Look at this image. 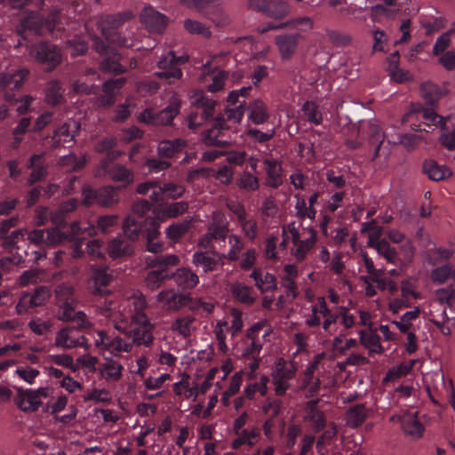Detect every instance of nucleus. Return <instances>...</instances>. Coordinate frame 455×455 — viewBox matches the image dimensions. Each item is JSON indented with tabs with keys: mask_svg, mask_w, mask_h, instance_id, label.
<instances>
[{
	"mask_svg": "<svg viewBox=\"0 0 455 455\" xmlns=\"http://www.w3.org/2000/svg\"><path fill=\"white\" fill-rule=\"evenodd\" d=\"M324 356L325 355L323 353L315 355L300 374L299 388L304 393L307 398L316 395L320 391L322 383L320 369L321 363Z\"/></svg>",
	"mask_w": 455,
	"mask_h": 455,
	"instance_id": "nucleus-1",
	"label": "nucleus"
},
{
	"mask_svg": "<svg viewBox=\"0 0 455 455\" xmlns=\"http://www.w3.org/2000/svg\"><path fill=\"white\" fill-rule=\"evenodd\" d=\"M298 371V365L294 361H286L278 358L272 371L271 378L274 386V392L277 396H283L291 387L290 381L292 380Z\"/></svg>",
	"mask_w": 455,
	"mask_h": 455,
	"instance_id": "nucleus-2",
	"label": "nucleus"
},
{
	"mask_svg": "<svg viewBox=\"0 0 455 455\" xmlns=\"http://www.w3.org/2000/svg\"><path fill=\"white\" fill-rule=\"evenodd\" d=\"M14 403L23 412H35L42 405V398L51 397L53 389L50 387H40L36 390L16 388Z\"/></svg>",
	"mask_w": 455,
	"mask_h": 455,
	"instance_id": "nucleus-3",
	"label": "nucleus"
},
{
	"mask_svg": "<svg viewBox=\"0 0 455 455\" xmlns=\"http://www.w3.org/2000/svg\"><path fill=\"white\" fill-rule=\"evenodd\" d=\"M125 304L116 301H108L97 308L99 315L110 322L114 328L120 332L126 333L130 325L131 316L126 311Z\"/></svg>",
	"mask_w": 455,
	"mask_h": 455,
	"instance_id": "nucleus-4",
	"label": "nucleus"
},
{
	"mask_svg": "<svg viewBox=\"0 0 455 455\" xmlns=\"http://www.w3.org/2000/svg\"><path fill=\"white\" fill-rule=\"evenodd\" d=\"M287 229L291 236V254L297 261L301 262L307 258L316 243V231L313 228H308L309 236L301 239L299 230L294 222L290 223Z\"/></svg>",
	"mask_w": 455,
	"mask_h": 455,
	"instance_id": "nucleus-5",
	"label": "nucleus"
},
{
	"mask_svg": "<svg viewBox=\"0 0 455 455\" xmlns=\"http://www.w3.org/2000/svg\"><path fill=\"white\" fill-rule=\"evenodd\" d=\"M247 7L274 20H283L291 12L286 0H247Z\"/></svg>",
	"mask_w": 455,
	"mask_h": 455,
	"instance_id": "nucleus-6",
	"label": "nucleus"
},
{
	"mask_svg": "<svg viewBox=\"0 0 455 455\" xmlns=\"http://www.w3.org/2000/svg\"><path fill=\"white\" fill-rule=\"evenodd\" d=\"M29 55L38 63L44 65L48 71L54 69L62 60L60 51L55 45L47 43L31 46Z\"/></svg>",
	"mask_w": 455,
	"mask_h": 455,
	"instance_id": "nucleus-7",
	"label": "nucleus"
},
{
	"mask_svg": "<svg viewBox=\"0 0 455 455\" xmlns=\"http://www.w3.org/2000/svg\"><path fill=\"white\" fill-rule=\"evenodd\" d=\"M192 300L189 293L175 291L173 288L164 289L156 296V301L162 308L170 312H178L187 307Z\"/></svg>",
	"mask_w": 455,
	"mask_h": 455,
	"instance_id": "nucleus-8",
	"label": "nucleus"
},
{
	"mask_svg": "<svg viewBox=\"0 0 455 455\" xmlns=\"http://www.w3.org/2000/svg\"><path fill=\"white\" fill-rule=\"evenodd\" d=\"M52 295L50 288L39 286L32 293L25 292L20 298L16 305V312L19 315L26 313L28 308L44 306L50 299Z\"/></svg>",
	"mask_w": 455,
	"mask_h": 455,
	"instance_id": "nucleus-9",
	"label": "nucleus"
},
{
	"mask_svg": "<svg viewBox=\"0 0 455 455\" xmlns=\"http://www.w3.org/2000/svg\"><path fill=\"white\" fill-rule=\"evenodd\" d=\"M126 81L125 77L106 81L102 85L103 94L95 99V104L105 108L112 107L116 103V96L126 84Z\"/></svg>",
	"mask_w": 455,
	"mask_h": 455,
	"instance_id": "nucleus-10",
	"label": "nucleus"
},
{
	"mask_svg": "<svg viewBox=\"0 0 455 455\" xmlns=\"http://www.w3.org/2000/svg\"><path fill=\"white\" fill-rule=\"evenodd\" d=\"M54 346L64 349L77 347H84L85 349L90 347L88 339L83 335L76 334V331L70 327L63 328L57 332Z\"/></svg>",
	"mask_w": 455,
	"mask_h": 455,
	"instance_id": "nucleus-11",
	"label": "nucleus"
},
{
	"mask_svg": "<svg viewBox=\"0 0 455 455\" xmlns=\"http://www.w3.org/2000/svg\"><path fill=\"white\" fill-rule=\"evenodd\" d=\"M126 307L132 308L131 322L132 323H148L149 320L146 314L148 307L145 295L140 291H135L131 296L127 297L124 301Z\"/></svg>",
	"mask_w": 455,
	"mask_h": 455,
	"instance_id": "nucleus-12",
	"label": "nucleus"
},
{
	"mask_svg": "<svg viewBox=\"0 0 455 455\" xmlns=\"http://www.w3.org/2000/svg\"><path fill=\"white\" fill-rule=\"evenodd\" d=\"M319 400L307 402L303 407V419L308 422L315 432H320L327 426L324 412L318 407Z\"/></svg>",
	"mask_w": 455,
	"mask_h": 455,
	"instance_id": "nucleus-13",
	"label": "nucleus"
},
{
	"mask_svg": "<svg viewBox=\"0 0 455 455\" xmlns=\"http://www.w3.org/2000/svg\"><path fill=\"white\" fill-rule=\"evenodd\" d=\"M140 21L149 31L162 33L165 29L169 20L164 14L156 11L153 7L146 6L140 13Z\"/></svg>",
	"mask_w": 455,
	"mask_h": 455,
	"instance_id": "nucleus-14",
	"label": "nucleus"
},
{
	"mask_svg": "<svg viewBox=\"0 0 455 455\" xmlns=\"http://www.w3.org/2000/svg\"><path fill=\"white\" fill-rule=\"evenodd\" d=\"M225 254H221L216 251L203 252L196 251L192 257L193 264L197 267H202L204 272H213L223 265V259Z\"/></svg>",
	"mask_w": 455,
	"mask_h": 455,
	"instance_id": "nucleus-15",
	"label": "nucleus"
},
{
	"mask_svg": "<svg viewBox=\"0 0 455 455\" xmlns=\"http://www.w3.org/2000/svg\"><path fill=\"white\" fill-rule=\"evenodd\" d=\"M300 37L297 33L282 34L275 37V44L283 60H290L296 53Z\"/></svg>",
	"mask_w": 455,
	"mask_h": 455,
	"instance_id": "nucleus-16",
	"label": "nucleus"
},
{
	"mask_svg": "<svg viewBox=\"0 0 455 455\" xmlns=\"http://www.w3.org/2000/svg\"><path fill=\"white\" fill-rule=\"evenodd\" d=\"M196 329L197 320L191 315H183L176 317L170 326V330L182 339H189Z\"/></svg>",
	"mask_w": 455,
	"mask_h": 455,
	"instance_id": "nucleus-17",
	"label": "nucleus"
},
{
	"mask_svg": "<svg viewBox=\"0 0 455 455\" xmlns=\"http://www.w3.org/2000/svg\"><path fill=\"white\" fill-rule=\"evenodd\" d=\"M266 172L265 185L271 188H277L283 184L282 162L278 159L266 157L263 159Z\"/></svg>",
	"mask_w": 455,
	"mask_h": 455,
	"instance_id": "nucleus-18",
	"label": "nucleus"
},
{
	"mask_svg": "<svg viewBox=\"0 0 455 455\" xmlns=\"http://www.w3.org/2000/svg\"><path fill=\"white\" fill-rule=\"evenodd\" d=\"M124 368L121 363L107 357L98 368L99 376L107 383L118 382L123 378Z\"/></svg>",
	"mask_w": 455,
	"mask_h": 455,
	"instance_id": "nucleus-19",
	"label": "nucleus"
},
{
	"mask_svg": "<svg viewBox=\"0 0 455 455\" xmlns=\"http://www.w3.org/2000/svg\"><path fill=\"white\" fill-rule=\"evenodd\" d=\"M135 324H138V327L133 328L132 330L126 331V333H124L127 337L132 338V345H144V346H149L152 344L154 340V335H153V329L154 324L150 322V320H148V323H134Z\"/></svg>",
	"mask_w": 455,
	"mask_h": 455,
	"instance_id": "nucleus-20",
	"label": "nucleus"
},
{
	"mask_svg": "<svg viewBox=\"0 0 455 455\" xmlns=\"http://www.w3.org/2000/svg\"><path fill=\"white\" fill-rule=\"evenodd\" d=\"M191 105L196 108L203 109L201 119L207 121L215 112L216 101L209 98L203 91L194 90L190 96Z\"/></svg>",
	"mask_w": 455,
	"mask_h": 455,
	"instance_id": "nucleus-21",
	"label": "nucleus"
},
{
	"mask_svg": "<svg viewBox=\"0 0 455 455\" xmlns=\"http://www.w3.org/2000/svg\"><path fill=\"white\" fill-rule=\"evenodd\" d=\"M27 168L31 170L27 180L28 186L43 180L48 174L47 165L44 163V154L32 155L28 161Z\"/></svg>",
	"mask_w": 455,
	"mask_h": 455,
	"instance_id": "nucleus-22",
	"label": "nucleus"
},
{
	"mask_svg": "<svg viewBox=\"0 0 455 455\" xmlns=\"http://www.w3.org/2000/svg\"><path fill=\"white\" fill-rule=\"evenodd\" d=\"M228 221L227 220L225 214L220 211L214 212L206 234L212 240L224 241L228 236Z\"/></svg>",
	"mask_w": 455,
	"mask_h": 455,
	"instance_id": "nucleus-23",
	"label": "nucleus"
},
{
	"mask_svg": "<svg viewBox=\"0 0 455 455\" xmlns=\"http://www.w3.org/2000/svg\"><path fill=\"white\" fill-rule=\"evenodd\" d=\"M263 327L262 323H258L251 327L246 333V337L243 339V346L242 355L244 357L254 356L259 355L261 350V342L259 341V332Z\"/></svg>",
	"mask_w": 455,
	"mask_h": 455,
	"instance_id": "nucleus-24",
	"label": "nucleus"
},
{
	"mask_svg": "<svg viewBox=\"0 0 455 455\" xmlns=\"http://www.w3.org/2000/svg\"><path fill=\"white\" fill-rule=\"evenodd\" d=\"M79 129V124L74 120L64 123L53 132L52 147L58 148L62 143L72 142L75 140V137L78 134Z\"/></svg>",
	"mask_w": 455,
	"mask_h": 455,
	"instance_id": "nucleus-25",
	"label": "nucleus"
},
{
	"mask_svg": "<svg viewBox=\"0 0 455 455\" xmlns=\"http://www.w3.org/2000/svg\"><path fill=\"white\" fill-rule=\"evenodd\" d=\"M107 252L112 259L131 256L133 246L122 235H118L108 242Z\"/></svg>",
	"mask_w": 455,
	"mask_h": 455,
	"instance_id": "nucleus-26",
	"label": "nucleus"
},
{
	"mask_svg": "<svg viewBox=\"0 0 455 455\" xmlns=\"http://www.w3.org/2000/svg\"><path fill=\"white\" fill-rule=\"evenodd\" d=\"M401 423L403 433L412 439L422 436L424 427L419 422L415 413L404 412L397 418Z\"/></svg>",
	"mask_w": 455,
	"mask_h": 455,
	"instance_id": "nucleus-27",
	"label": "nucleus"
},
{
	"mask_svg": "<svg viewBox=\"0 0 455 455\" xmlns=\"http://www.w3.org/2000/svg\"><path fill=\"white\" fill-rule=\"evenodd\" d=\"M247 109L248 118L254 124H263L270 117L267 104L259 99L249 102Z\"/></svg>",
	"mask_w": 455,
	"mask_h": 455,
	"instance_id": "nucleus-28",
	"label": "nucleus"
},
{
	"mask_svg": "<svg viewBox=\"0 0 455 455\" xmlns=\"http://www.w3.org/2000/svg\"><path fill=\"white\" fill-rule=\"evenodd\" d=\"M176 284L183 290L194 289L199 283L198 275L188 267L178 268L170 274Z\"/></svg>",
	"mask_w": 455,
	"mask_h": 455,
	"instance_id": "nucleus-29",
	"label": "nucleus"
},
{
	"mask_svg": "<svg viewBox=\"0 0 455 455\" xmlns=\"http://www.w3.org/2000/svg\"><path fill=\"white\" fill-rule=\"evenodd\" d=\"M121 55L114 51H110V52L105 56V58L101 60L100 64V68L101 71L113 74V75H121L127 72L128 68L123 66L120 63Z\"/></svg>",
	"mask_w": 455,
	"mask_h": 455,
	"instance_id": "nucleus-30",
	"label": "nucleus"
},
{
	"mask_svg": "<svg viewBox=\"0 0 455 455\" xmlns=\"http://www.w3.org/2000/svg\"><path fill=\"white\" fill-rule=\"evenodd\" d=\"M180 100L177 94H173L170 100V104L163 110L157 112L156 124H171L174 117L180 113Z\"/></svg>",
	"mask_w": 455,
	"mask_h": 455,
	"instance_id": "nucleus-31",
	"label": "nucleus"
},
{
	"mask_svg": "<svg viewBox=\"0 0 455 455\" xmlns=\"http://www.w3.org/2000/svg\"><path fill=\"white\" fill-rule=\"evenodd\" d=\"M251 277L254 280L256 287L261 292L271 291L277 287L275 276L270 273H265L259 268H255L251 272Z\"/></svg>",
	"mask_w": 455,
	"mask_h": 455,
	"instance_id": "nucleus-32",
	"label": "nucleus"
},
{
	"mask_svg": "<svg viewBox=\"0 0 455 455\" xmlns=\"http://www.w3.org/2000/svg\"><path fill=\"white\" fill-rule=\"evenodd\" d=\"M171 279L172 275L164 268L151 270L144 277V285L148 291H155Z\"/></svg>",
	"mask_w": 455,
	"mask_h": 455,
	"instance_id": "nucleus-33",
	"label": "nucleus"
},
{
	"mask_svg": "<svg viewBox=\"0 0 455 455\" xmlns=\"http://www.w3.org/2000/svg\"><path fill=\"white\" fill-rule=\"evenodd\" d=\"M359 341L360 344L368 350L369 355H381L384 352V347L380 343V338L374 331H360Z\"/></svg>",
	"mask_w": 455,
	"mask_h": 455,
	"instance_id": "nucleus-34",
	"label": "nucleus"
},
{
	"mask_svg": "<svg viewBox=\"0 0 455 455\" xmlns=\"http://www.w3.org/2000/svg\"><path fill=\"white\" fill-rule=\"evenodd\" d=\"M235 434L237 435V438L234 439L232 442V448L234 449H239L244 444L252 447L258 443L260 435L259 429L256 427L243 428Z\"/></svg>",
	"mask_w": 455,
	"mask_h": 455,
	"instance_id": "nucleus-35",
	"label": "nucleus"
},
{
	"mask_svg": "<svg viewBox=\"0 0 455 455\" xmlns=\"http://www.w3.org/2000/svg\"><path fill=\"white\" fill-rule=\"evenodd\" d=\"M421 104L411 103L409 107L408 111L404 114L402 118L403 124L409 123L411 129L413 131H424L429 132L427 127H423L421 122Z\"/></svg>",
	"mask_w": 455,
	"mask_h": 455,
	"instance_id": "nucleus-36",
	"label": "nucleus"
},
{
	"mask_svg": "<svg viewBox=\"0 0 455 455\" xmlns=\"http://www.w3.org/2000/svg\"><path fill=\"white\" fill-rule=\"evenodd\" d=\"M368 417V410L364 404H356L349 408L345 415L346 423L350 427L361 426Z\"/></svg>",
	"mask_w": 455,
	"mask_h": 455,
	"instance_id": "nucleus-37",
	"label": "nucleus"
},
{
	"mask_svg": "<svg viewBox=\"0 0 455 455\" xmlns=\"http://www.w3.org/2000/svg\"><path fill=\"white\" fill-rule=\"evenodd\" d=\"M424 172L429 179L440 181L451 176V171L444 165H440L433 160L426 161L423 164Z\"/></svg>",
	"mask_w": 455,
	"mask_h": 455,
	"instance_id": "nucleus-38",
	"label": "nucleus"
},
{
	"mask_svg": "<svg viewBox=\"0 0 455 455\" xmlns=\"http://www.w3.org/2000/svg\"><path fill=\"white\" fill-rule=\"evenodd\" d=\"M117 189L112 186H104L99 188L98 205L104 208L116 207L119 203Z\"/></svg>",
	"mask_w": 455,
	"mask_h": 455,
	"instance_id": "nucleus-39",
	"label": "nucleus"
},
{
	"mask_svg": "<svg viewBox=\"0 0 455 455\" xmlns=\"http://www.w3.org/2000/svg\"><path fill=\"white\" fill-rule=\"evenodd\" d=\"M130 17V13H116L101 17L99 22L101 35L103 36V28L107 29L108 34L116 31Z\"/></svg>",
	"mask_w": 455,
	"mask_h": 455,
	"instance_id": "nucleus-40",
	"label": "nucleus"
},
{
	"mask_svg": "<svg viewBox=\"0 0 455 455\" xmlns=\"http://www.w3.org/2000/svg\"><path fill=\"white\" fill-rule=\"evenodd\" d=\"M423 127L431 131L440 126L442 129L445 126V118L437 115L434 110L421 106V122Z\"/></svg>",
	"mask_w": 455,
	"mask_h": 455,
	"instance_id": "nucleus-41",
	"label": "nucleus"
},
{
	"mask_svg": "<svg viewBox=\"0 0 455 455\" xmlns=\"http://www.w3.org/2000/svg\"><path fill=\"white\" fill-rule=\"evenodd\" d=\"M235 184L239 189L249 193L255 192L259 188V178L247 171L238 174Z\"/></svg>",
	"mask_w": 455,
	"mask_h": 455,
	"instance_id": "nucleus-42",
	"label": "nucleus"
},
{
	"mask_svg": "<svg viewBox=\"0 0 455 455\" xmlns=\"http://www.w3.org/2000/svg\"><path fill=\"white\" fill-rule=\"evenodd\" d=\"M231 293L242 304L251 305L255 301L252 288L241 283L232 284Z\"/></svg>",
	"mask_w": 455,
	"mask_h": 455,
	"instance_id": "nucleus-43",
	"label": "nucleus"
},
{
	"mask_svg": "<svg viewBox=\"0 0 455 455\" xmlns=\"http://www.w3.org/2000/svg\"><path fill=\"white\" fill-rule=\"evenodd\" d=\"M291 28V29H299L303 32L310 31L314 28V21L308 16L297 17L287 20L284 23H281L276 27H272V28Z\"/></svg>",
	"mask_w": 455,
	"mask_h": 455,
	"instance_id": "nucleus-44",
	"label": "nucleus"
},
{
	"mask_svg": "<svg viewBox=\"0 0 455 455\" xmlns=\"http://www.w3.org/2000/svg\"><path fill=\"white\" fill-rule=\"evenodd\" d=\"M110 179L115 182H123L124 186L133 182V172L121 164H116L108 170Z\"/></svg>",
	"mask_w": 455,
	"mask_h": 455,
	"instance_id": "nucleus-45",
	"label": "nucleus"
},
{
	"mask_svg": "<svg viewBox=\"0 0 455 455\" xmlns=\"http://www.w3.org/2000/svg\"><path fill=\"white\" fill-rule=\"evenodd\" d=\"M182 140H163L158 144L157 152L162 157L171 158L185 147Z\"/></svg>",
	"mask_w": 455,
	"mask_h": 455,
	"instance_id": "nucleus-46",
	"label": "nucleus"
},
{
	"mask_svg": "<svg viewBox=\"0 0 455 455\" xmlns=\"http://www.w3.org/2000/svg\"><path fill=\"white\" fill-rule=\"evenodd\" d=\"M45 100L52 106H57L63 102V91L58 80H52L47 84Z\"/></svg>",
	"mask_w": 455,
	"mask_h": 455,
	"instance_id": "nucleus-47",
	"label": "nucleus"
},
{
	"mask_svg": "<svg viewBox=\"0 0 455 455\" xmlns=\"http://www.w3.org/2000/svg\"><path fill=\"white\" fill-rule=\"evenodd\" d=\"M180 258L175 254H168L160 257H156L154 259H148L147 260L148 267H156L157 269L164 268L168 271L169 267H176L180 264Z\"/></svg>",
	"mask_w": 455,
	"mask_h": 455,
	"instance_id": "nucleus-48",
	"label": "nucleus"
},
{
	"mask_svg": "<svg viewBox=\"0 0 455 455\" xmlns=\"http://www.w3.org/2000/svg\"><path fill=\"white\" fill-rule=\"evenodd\" d=\"M420 95L426 103L434 106L441 98L442 93L436 84L431 82H426L420 86Z\"/></svg>",
	"mask_w": 455,
	"mask_h": 455,
	"instance_id": "nucleus-49",
	"label": "nucleus"
},
{
	"mask_svg": "<svg viewBox=\"0 0 455 455\" xmlns=\"http://www.w3.org/2000/svg\"><path fill=\"white\" fill-rule=\"evenodd\" d=\"M269 378L267 375L260 376L259 379L256 383L249 384L244 388V397L252 400L255 397L256 393H259L261 396H265L267 393V384Z\"/></svg>",
	"mask_w": 455,
	"mask_h": 455,
	"instance_id": "nucleus-50",
	"label": "nucleus"
},
{
	"mask_svg": "<svg viewBox=\"0 0 455 455\" xmlns=\"http://www.w3.org/2000/svg\"><path fill=\"white\" fill-rule=\"evenodd\" d=\"M183 27L185 30L191 35H198L204 38H210L212 36L210 27L201 21L187 19L183 22Z\"/></svg>",
	"mask_w": 455,
	"mask_h": 455,
	"instance_id": "nucleus-51",
	"label": "nucleus"
},
{
	"mask_svg": "<svg viewBox=\"0 0 455 455\" xmlns=\"http://www.w3.org/2000/svg\"><path fill=\"white\" fill-rule=\"evenodd\" d=\"M43 25L42 19L37 13L30 12L25 19L20 22L21 29L20 33H23L27 30L32 31L36 35H40L41 28Z\"/></svg>",
	"mask_w": 455,
	"mask_h": 455,
	"instance_id": "nucleus-52",
	"label": "nucleus"
},
{
	"mask_svg": "<svg viewBox=\"0 0 455 455\" xmlns=\"http://www.w3.org/2000/svg\"><path fill=\"white\" fill-rule=\"evenodd\" d=\"M103 36L108 43L120 47H132L134 44L133 36L123 35L118 31L108 34L107 29L103 28Z\"/></svg>",
	"mask_w": 455,
	"mask_h": 455,
	"instance_id": "nucleus-53",
	"label": "nucleus"
},
{
	"mask_svg": "<svg viewBox=\"0 0 455 455\" xmlns=\"http://www.w3.org/2000/svg\"><path fill=\"white\" fill-rule=\"evenodd\" d=\"M192 225L191 220H183L172 224L166 228V236L168 239L176 242L188 232Z\"/></svg>",
	"mask_w": 455,
	"mask_h": 455,
	"instance_id": "nucleus-54",
	"label": "nucleus"
},
{
	"mask_svg": "<svg viewBox=\"0 0 455 455\" xmlns=\"http://www.w3.org/2000/svg\"><path fill=\"white\" fill-rule=\"evenodd\" d=\"M92 280L93 293L103 294L105 292L103 288L110 283L112 281V275L108 274L105 270L96 269L93 272Z\"/></svg>",
	"mask_w": 455,
	"mask_h": 455,
	"instance_id": "nucleus-55",
	"label": "nucleus"
},
{
	"mask_svg": "<svg viewBox=\"0 0 455 455\" xmlns=\"http://www.w3.org/2000/svg\"><path fill=\"white\" fill-rule=\"evenodd\" d=\"M302 112L307 120L315 125L323 122V115L319 107L314 101H306L302 106Z\"/></svg>",
	"mask_w": 455,
	"mask_h": 455,
	"instance_id": "nucleus-56",
	"label": "nucleus"
},
{
	"mask_svg": "<svg viewBox=\"0 0 455 455\" xmlns=\"http://www.w3.org/2000/svg\"><path fill=\"white\" fill-rule=\"evenodd\" d=\"M378 254L382 256L390 264H398V253L395 248L392 247L390 243L386 240L382 239V243L377 244L374 248Z\"/></svg>",
	"mask_w": 455,
	"mask_h": 455,
	"instance_id": "nucleus-57",
	"label": "nucleus"
},
{
	"mask_svg": "<svg viewBox=\"0 0 455 455\" xmlns=\"http://www.w3.org/2000/svg\"><path fill=\"white\" fill-rule=\"evenodd\" d=\"M296 204H295V210H296V216L299 219H309L314 220L316 215V211L314 207H308L307 206L306 200L300 196L299 195H295Z\"/></svg>",
	"mask_w": 455,
	"mask_h": 455,
	"instance_id": "nucleus-58",
	"label": "nucleus"
},
{
	"mask_svg": "<svg viewBox=\"0 0 455 455\" xmlns=\"http://www.w3.org/2000/svg\"><path fill=\"white\" fill-rule=\"evenodd\" d=\"M86 161L87 159L84 155L80 157H76L75 154H69L62 156L59 160V164L62 167L68 168L69 171H77L85 165Z\"/></svg>",
	"mask_w": 455,
	"mask_h": 455,
	"instance_id": "nucleus-59",
	"label": "nucleus"
},
{
	"mask_svg": "<svg viewBox=\"0 0 455 455\" xmlns=\"http://www.w3.org/2000/svg\"><path fill=\"white\" fill-rule=\"evenodd\" d=\"M419 315V309L416 307L412 311H408L403 314L399 321H393L392 323L395 325L403 333L409 332L411 329V321L415 320Z\"/></svg>",
	"mask_w": 455,
	"mask_h": 455,
	"instance_id": "nucleus-60",
	"label": "nucleus"
},
{
	"mask_svg": "<svg viewBox=\"0 0 455 455\" xmlns=\"http://www.w3.org/2000/svg\"><path fill=\"white\" fill-rule=\"evenodd\" d=\"M188 60V55H181L177 57L174 52L171 51L164 55L157 63V67L160 69H167L168 68L177 67L186 63Z\"/></svg>",
	"mask_w": 455,
	"mask_h": 455,
	"instance_id": "nucleus-61",
	"label": "nucleus"
},
{
	"mask_svg": "<svg viewBox=\"0 0 455 455\" xmlns=\"http://www.w3.org/2000/svg\"><path fill=\"white\" fill-rule=\"evenodd\" d=\"M400 251L403 254V257H398V265L401 267H407L412 262L415 254V247L412 242L411 240H406L401 243Z\"/></svg>",
	"mask_w": 455,
	"mask_h": 455,
	"instance_id": "nucleus-62",
	"label": "nucleus"
},
{
	"mask_svg": "<svg viewBox=\"0 0 455 455\" xmlns=\"http://www.w3.org/2000/svg\"><path fill=\"white\" fill-rule=\"evenodd\" d=\"M283 403L278 399L267 397L262 404V412L268 417V419H274L277 417L282 411Z\"/></svg>",
	"mask_w": 455,
	"mask_h": 455,
	"instance_id": "nucleus-63",
	"label": "nucleus"
},
{
	"mask_svg": "<svg viewBox=\"0 0 455 455\" xmlns=\"http://www.w3.org/2000/svg\"><path fill=\"white\" fill-rule=\"evenodd\" d=\"M68 241L66 233L58 228H51L46 229L45 245L56 247Z\"/></svg>",
	"mask_w": 455,
	"mask_h": 455,
	"instance_id": "nucleus-64",
	"label": "nucleus"
}]
</instances>
